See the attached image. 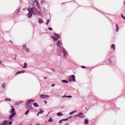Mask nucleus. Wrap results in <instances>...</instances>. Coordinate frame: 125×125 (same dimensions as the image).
<instances>
[{
	"label": "nucleus",
	"mask_w": 125,
	"mask_h": 125,
	"mask_svg": "<svg viewBox=\"0 0 125 125\" xmlns=\"http://www.w3.org/2000/svg\"><path fill=\"white\" fill-rule=\"evenodd\" d=\"M29 12L27 14L28 17L29 18H30L32 16V13L33 15L40 14V12L36 8L34 7H32L30 9H28Z\"/></svg>",
	"instance_id": "nucleus-1"
},
{
	"label": "nucleus",
	"mask_w": 125,
	"mask_h": 125,
	"mask_svg": "<svg viewBox=\"0 0 125 125\" xmlns=\"http://www.w3.org/2000/svg\"><path fill=\"white\" fill-rule=\"evenodd\" d=\"M57 44L58 50L59 51H61L62 49L63 48L62 42L60 41H58L57 42Z\"/></svg>",
	"instance_id": "nucleus-2"
},
{
	"label": "nucleus",
	"mask_w": 125,
	"mask_h": 125,
	"mask_svg": "<svg viewBox=\"0 0 125 125\" xmlns=\"http://www.w3.org/2000/svg\"><path fill=\"white\" fill-rule=\"evenodd\" d=\"M75 76L74 75H72L71 77H69L68 80L70 82L75 81Z\"/></svg>",
	"instance_id": "nucleus-3"
},
{
	"label": "nucleus",
	"mask_w": 125,
	"mask_h": 125,
	"mask_svg": "<svg viewBox=\"0 0 125 125\" xmlns=\"http://www.w3.org/2000/svg\"><path fill=\"white\" fill-rule=\"evenodd\" d=\"M40 97L42 98H49L50 96L48 95H44L43 94L40 95Z\"/></svg>",
	"instance_id": "nucleus-4"
},
{
	"label": "nucleus",
	"mask_w": 125,
	"mask_h": 125,
	"mask_svg": "<svg viewBox=\"0 0 125 125\" xmlns=\"http://www.w3.org/2000/svg\"><path fill=\"white\" fill-rule=\"evenodd\" d=\"M16 112H14V113L12 114L9 117V119L10 120L14 116L16 115Z\"/></svg>",
	"instance_id": "nucleus-5"
},
{
	"label": "nucleus",
	"mask_w": 125,
	"mask_h": 125,
	"mask_svg": "<svg viewBox=\"0 0 125 125\" xmlns=\"http://www.w3.org/2000/svg\"><path fill=\"white\" fill-rule=\"evenodd\" d=\"M34 1H33V0L31 2H30V4L31 5H33L34 3H36V4L37 5L38 4V1L36 0H34Z\"/></svg>",
	"instance_id": "nucleus-6"
},
{
	"label": "nucleus",
	"mask_w": 125,
	"mask_h": 125,
	"mask_svg": "<svg viewBox=\"0 0 125 125\" xmlns=\"http://www.w3.org/2000/svg\"><path fill=\"white\" fill-rule=\"evenodd\" d=\"M62 50H63V53L64 56L65 57H66L67 54V52L66 51L63 49V48L62 49Z\"/></svg>",
	"instance_id": "nucleus-7"
},
{
	"label": "nucleus",
	"mask_w": 125,
	"mask_h": 125,
	"mask_svg": "<svg viewBox=\"0 0 125 125\" xmlns=\"http://www.w3.org/2000/svg\"><path fill=\"white\" fill-rule=\"evenodd\" d=\"M51 38L53 39V40L54 42L57 41L58 39V38L54 37L52 36H51Z\"/></svg>",
	"instance_id": "nucleus-8"
},
{
	"label": "nucleus",
	"mask_w": 125,
	"mask_h": 125,
	"mask_svg": "<svg viewBox=\"0 0 125 125\" xmlns=\"http://www.w3.org/2000/svg\"><path fill=\"white\" fill-rule=\"evenodd\" d=\"M26 105L28 108L29 109H32V107L29 104H28L27 103H26Z\"/></svg>",
	"instance_id": "nucleus-9"
},
{
	"label": "nucleus",
	"mask_w": 125,
	"mask_h": 125,
	"mask_svg": "<svg viewBox=\"0 0 125 125\" xmlns=\"http://www.w3.org/2000/svg\"><path fill=\"white\" fill-rule=\"evenodd\" d=\"M38 22L40 24H41L43 22L42 20L41 19H39Z\"/></svg>",
	"instance_id": "nucleus-10"
},
{
	"label": "nucleus",
	"mask_w": 125,
	"mask_h": 125,
	"mask_svg": "<svg viewBox=\"0 0 125 125\" xmlns=\"http://www.w3.org/2000/svg\"><path fill=\"white\" fill-rule=\"evenodd\" d=\"M15 111V109L14 108H12L11 109V110L10 111V113H12L14 112H15L14 111Z\"/></svg>",
	"instance_id": "nucleus-11"
},
{
	"label": "nucleus",
	"mask_w": 125,
	"mask_h": 125,
	"mask_svg": "<svg viewBox=\"0 0 125 125\" xmlns=\"http://www.w3.org/2000/svg\"><path fill=\"white\" fill-rule=\"evenodd\" d=\"M20 8H18L17 10L15 11V13H17L20 11Z\"/></svg>",
	"instance_id": "nucleus-12"
},
{
	"label": "nucleus",
	"mask_w": 125,
	"mask_h": 125,
	"mask_svg": "<svg viewBox=\"0 0 125 125\" xmlns=\"http://www.w3.org/2000/svg\"><path fill=\"white\" fill-rule=\"evenodd\" d=\"M115 45L114 44H112L111 46V48L113 49V51H114L115 50Z\"/></svg>",
	"instance_id": "nucleus-13"
},
{
	"label": "nucleus",
	"mask_w": 125,
	"mask_h": 125,
	"mask_svg": "<svg viewBox=\"0 0 125 125\" xmlns=\"http://www.w3.org/2000/svg\"><path fill=\"white\" fill-rule=\"evenodd\" d=\"M57 115L59 116H63V115L62 114V113L61 112H59L57 113Z\"/></svg>",
	"instance_id": "nucleus-14"
},
{
	"label": "nucleus",
	"mask_w": 125,
	"mask_h": 125,
	"mask_svg": "<svg viewBox=\"0 0 125 125\" xmlns=\"http://www.w3.org/2000/svg\"><path fill=\"white\" fill-rule=\"evenodd\" d=\"M83 115V113H80L78 114V117H82V115Z\"/></svg>",
	"instance_id": "nucleus-15"
},
{
	"label": "nucleus",
	"mask_w": 125,
	"mask_h": 125,
	"mask_svg": "<svg viewBox=\"0 0 125 125\" xmlns=\"http://www.w3.org/2000/svg\"><path fill=\"white\" fill-rule=\"evenodd\" d=\"M54 36L55 37H55L58 38L60 37L57 34H56L55 33H54Z\"/></svg>",
	"instance_id": "nucleus-16"
},
{
	"label": "nucleus",
	"mask_w": 125,
	"mask_h": 125,
	"mask_svg": "<svg viewBox=\"0 0 125 125\" xmlns=\"http://www.w3.org/2000/svg\"><path fill=\"white\" fill-rule=\"evenodd\" d=\"M27 101L28 103H30V102H34V101L33 100H32L31 99H30L28 100H27Z\"/></svg>",
	"instance_id": "nucleus-17"
},
{
	"label": "nucleus",
	"mask_w": 125,
	"mask_h": 125,
	"mask_svg": "<svg viewBox=\"0 0 125 125\" xmlns=\"http://www.w3.org/2000/svg\"><path fill=\"white\" fill-rule=\"evenodd\" d=\"M8 123V122L7 120H5L3 122V125H7Z\"/></svg>",
	"instance_id": "nucleus-18"
},
{
	"label": "nucleus",
	"mask_w": 125,
	"mask_h": 125,
	"mask_svg": "<svg viewBox=\"0 0 125 125\" xmlns=\"http://www.w3.org/2000/svg\"><path fill=\"white\" fill-rule=\"evenodd\" d=\"M24 66H22V67L23 68H27V63L26 62H25L24 63Z\"/></svg>",
	"instance_id": "nucleus-19"
},
{
	"label": "nucleus",
	"mask_w": 125,
	"mask_h": 125,
	"mask_svg": "<svg viewBox=\"0 0 125 125\" xmlns=\"http://www.w3.org/2000/svg\"><path fill=\"white\" fill-rule=\"evenodd\" d=\"M118 25L117 24H116V31L117 32L118 31L119 29V27H118Z\"/></svg>",
	"instance_id": "nucleus-20"
},
{
	"label": "nucleus",
	"mask_w": 125,
	"mask_h": 125,
	"mask_svg": "<svg viewBox=\"0 0 125 125\" xmlns=\"http://www.w3.org/2000/svg\"><path fill=\"white\" fill-rule=\"evenodd\" d=\"M33 106L35 107H38L39 106V105L37 103H35L33 104Z\"/></svg>",
	"instance_id": "nucleus-21"
},
{
	"label": "nucleus",
	"mask_w": 125,
	"mask_h": 125,
	"mask_svg": "<svg viewBox=\"0 0 125 125\" xmlns=\"http://www.w3.org/2000/svg\"><path fill=\"white\" fill-rule=\"evenodd\" d=\"M85 124H88V122L87 119H85L84 120Z\"/></svg>",
	"instance_id": "nucleus-22"
},
{
	"label": "nucleus",
	"mask_w": 125,
	"mask_h": 125,
	"mask_svg": "<svg viewBox=\"0 0 125 125\" xmlns=\"http://www.w3.org/2000/svg\"><path fill=\"white\" fill-rule=\"evenodd\" d=\"M62 82L63 83H68V82L66 80H62Z\"/></svg>",
	"instance_id": "nucleus-23"
},
{
	"label": "nucleus",
	"mask_w": 125,
	"mask_h": 125,
	"mask_svg": "<svg viewBox=\"0 0 125 125\" xmlns=\"http://www.w3.org/2000/svg\"><path fill=\"white\" fill-rule=\"evenodd\" d=\"M52 119L53 118L50 117L48 120V122H52Z\"/></svg>",
	"instance_id": "nucleus-24"
},
{
	"label": "nucleus",
	"mask_w": 125,
	"mask_h": 125,
	"mask_svg": "<svg viewBox=\"0 0 125 125\" xmlns=\"http://www.w3.org/2000/svg\"><path fill=\"white\" fill-rule=\"evenodd\" d=\"M29 110H27V111H26V112L25 113V114L26 115H27L29 113Z\"/></svg>",
	"instance_id": "nucleus-25"
},
{
	"label": "nucleus",
	"mask_w": 125,
	"mask_h": 125,
	"mask_svg": "<svg viewBox=\"0 0 125 125\" xmlns=\"http://www.w3.org/2000/svg\"><path fill=\"white\" fill-rule=\"evenodd\" d=\"M5 85V83H3L2 84V87L3 88H4Z\"/></svg>",
	"instance_id": "nucleus-26"
},
{
	"label": "nucleus",
	"mask_w": 125,
	"mask_h": 125,
	"mask_svg": "<svg viewBox=\"0 0 125 125\" xmlns=\"http://www.w3.org/2000/svg\"><path fill=\"white\" fill-rule=\"evenodd\" d=\"M44 112V111L43 110H42L41 111H39L38 113V114H42Z\"/></svg>",
	"instance_id": "nucleus-27"
},
{
	"label": "nucleus",
	"mask_w": 125,
	"mask_h": 125,
	"mask_svg": "<svg viewBox=\"0 0 125 125\" xmlns=\"http://www.w3.org/2000/svg\"><path fill=\"white\" fill-rule=\"evenodd\" d=\"M26 51L27 52H30V49H29L26 48Z\"/></svg>",
	"instance_id": "nucleus-28"
},
{
	"label": "nucleus",
	"mask_w": 125,
	"mask_h": 125,
	"mask_svg": "<svg viewBox=\"0 0 125 125\" xmlns=\"http://www.w3.org/2000/svg\"><path fill=\"white\" fill-rule=\"evenodd\" d=\"M5 101H10V98H6L5 99Z\"/></svg>",
	"instance_id": "nucleus-29"
},
{
	"label": "nucleus",
	"mask_w": 125,
	"mask_h": 125,
	"mask_svg": "<svg viewBox=\"0 0 125 125\" xmlns=\"http://www.w3.org/2000/svg\"><path fill=\"white\" fill-rule=\"evenodd\" d=\"M21 73L20 71H19L16 72L15 75H17L18 74H19Z\"/></svg>",
	"instance_id": "nucleus-30"
},
{
	"label": "nucleus",
	"mask_w": 125,
	"mask_h": 125,
	"mask_svg": "<svg viewBox=\"0 0 125 125\" xmlns=\"http://www.w3.org/2000/svg\"><path fill=\"white\" fill-rule=\"evenodd\" d=\"M49 21V20H48V19L47 20V22L46 23V25H47L48 24Z\"/></svg>",
	"instance_id": "nucleus-31"
},
{
	"label": "nucleus",
	"mask_w": 125,
	"mask_h": 125,
	"mask_svg": "<svg viewBox=\"0 0 125 125\" xmlns=\"http://www.w3.org/2000/svg\"><path fill=\"white\" fill-rule=\"evenodd\" d=\"M68 120V118H65V119H62V121H67Z\"/></svg>",
	"instance_id": "nucleus-32"
},
{
	"label": "nucleus",
	"mask_w": 125,
	"mask_h": 125,
	"mask_svg": "<svg viewBox=\"0 0 125 125\" xmlns=\"http://www.w3.org/2000/svg\"><path fill=\"white\" fill-rule=\"evenodd\" d=\"M121 16L123 19L125 20V17L123 15H121Z\"/></svg>",
	"instance_id": "nucleus-33"
},
{
	"label": "nucleus",
	"mask_w": 125,
	"mask_h": 125,
	"mask_svg": "<svg viewBox=\"0 0 125 125\" xmlns=\"http://www.w3.org/2000/svg\"><path fill=\"white\" fill-rule=\"evenodd\" d=\"M9 125H11L12 123V122H10V121H9Z\"/></svg>",
	"instance_id": "nucleus-34"
},
{
	"label": "nucleus",
	"mask_w": 125,
	"mask_h": 125,
	"mask_svg": "<svg viewBox=\"0 0 125 125\" xmlns=\"http://www.w3.org/2000/svg\"><path fill=\"white\" fill-rule=\"evenodd\" d=\"M73 114V111L69 113V114L70 115H72Z\"/></svg>",
	"instance_id": "nucleus-35"
},
{
	"label": "nucleus",
	"mask_w": 125,
	"mask_h": 125,
	"mask_svg": "<svg viewBox=\"0 0 125 125\" xmlns=\"http://www.w3.org/2000/svg\"><path fill=\"white\" fill-rule=\"evenodd\" d=\"M23 46L24 48H25L26 49L27 48L26 46L25 45H23Z\"/></svg>",
	"instance_id": "nucleus-36"
},
{
	"label": "nucleus",
	"mask_w": 125,
	"mask_h": 125,
	"mask_svg": "<svg viewBox=\"0 0 125 125\" xmlns=\"http://www.w3.org/2000/svg\"><path fill=\"white\" fill-rule=\"evenodd\" d=\"M72 97V96L71 95H68L67 96V97L70 98H71Z\"/></svg>",
	"instance_id": "nucleus-37"
},
{
	"label": "nucleus",
	"mask_w": 125,
	"mask_h": 125,
	"mask_svg": "<svg viewBox=\"0 0 125 125\" xmlns=\"http://www.w3.org/2000/svg\"><path fill=\"white\" fill-rule=\"evenodd\" d=\"M48 29H49V30H50L52 31V29L51 28H48Z\"/></svg>",
	"instance_id": "nucleus-38"
},
{
	"label": "nucleus",
	"mask_w": 125,
	"mask_h": 125,
	"mask_svg": "<svg viewBox=\"0 0 125 125\" xmlns=\"http://www.w3.org/2000/svg\"><path fill=\"white\" fill-rule=\"evenodd\" d=\"M109 62L110 63H111L112 62V61L110 59H109Z\"/></svg>",
	"instance_id": "nucleus-39"
},
{
	"label": "nucleus",
	"mask_w": 125,
	"mask_h": 125,
	"mask_svg": "<svg viewBox=\"0 0 125 125\" xmlns=\"http://www.w3.org/2000/svg\"><path fill=\"white\" fill-rule=\"evenodd\" d=\"M25 71H21V73H24Z\"/></svg>",
	"instance_id": "nucleus-40"
},
{
	"label": "nucleus",
	"mask_w": 125,
	"mask_h": 125,
	"mask_svg": "<svg viewBox=\"0 0 125 125\" xmlns=\"http://www.w3.org/2000/svg\"><path fill=\"white\" fill-rule=\"evenodd\" d=\"M67 96L66 95H63L62 96V98H64L65 97H67Z\"/></svg>",
	"instance_id": "nucleus-41"
},
{
	"label": "nucleus",
	"mask_w": 125,
	"mask_h": 125,
	"mask_svg": "<svg viewBox=\"0 0 125 125\" xmlns=\"http://www.w3.org/2000/svg\"><path fill=\"white\" fill-rule=\"evenodd\" d=\"M62 119L60 120L59 121V123H62Z\"/></svg>",
	"instance_id": "nucleus-42"
},
{
	"label": "nucleus",
	"mask_w": 125,
	"mask_h": 125,
	"mask_svg": "<svg viewBox=\"0 0 125 125\" xmlns=\"http://www.w3.org/2000/svg\"><path fill=\"white\" fill-rule=\"evenodd\" d=\"M81 67L83 68H85V66H81Z\"/></svg>",
	"instance_id": "nucleus-43"
},
{
	"label": "nucleus",
	"mask_w": 125,
	"mask_h": 125,
	"mask_svg": "<svg viewBox=\"0 0 125 125\" xmlns=\"http://www.w3.org/2000/svg\"><path fill=\"white\" fill-rule=\"evenodd\" d=\"M50 69L53 72H55V70L54 69Z\"/></svg>",
	"instance_id": "nucleus-44"
},
{
	"label": "nucleus",
	"mask_w": 125,
	"mask_h": 125,
	"mask_svg": "<svg viewBox=\"0 0 125 125\" xmlns=\"http://www.w3.org/2000/svg\"><path fill=\"white\" fill-rule=\"evenodd\" d=\"M73 113H75L76 112H77V111H76V110H74V111H73Z\"/></svg>",
	"instance_id": "nucleus-45"
},
{
	"label": "nucleus",
	"mask_w": 125,
	"mask_h": 125,
	"mask_svg": "<svg viewBox=\"0 0 125 125\" xmlns=\"http://www.w3.org/2000/svg\"><path fill=\"white\" fill-rule=\"evenodd\" d=\"M55 86V84H52V87H54Z\"/></svg>",
	"instance_id": "nucleus-46"
},
{
	"label": "nucleus",
	"mask_w": 125,
	"mask_h": 125,
	"mask_svg": "<svg viewBox=\"0 0 125 125\" xmlns=\"http://www.w3.org/2000/svg\"><path fill=\"white\" fill-rule=\"evenodd\" d=\"M47 78V77H44V78L45 79H46Z\"/></svg>",
	"instance_id": "nucleus-47"
},
{
	"label": "nucleus",
	"mask_w": 125,
	"mask_h": 125,
	"mask_svg": "<svg viewBox=\"0 0 125 125\" xmlns=\"http://www.w3.org/2000/svg\"><path fill=\"white\" fill-rule=\"evenodd\" d=\"M69 125V123H67L65 124V125Z\"/></svg>",
	"instance_id": "nucleus-48"
},
{
	"label": "nucleus",
	"mask_w": 125,
	"mask_h": 125,
	"mask_svg": "<svg viewBox=\"0 0 125 125\" xmlns=\"http://www.w3.org/2000/svg\"><path fill=\"white\" fill-rule=\"evenodd\" d=\"M44 102L45 104H46L47 102L46 101H44Z\"/></svg>",
	"instance_id": "nucleus-49"
},
{
	"label": "nucleus",
	"mask_w": 125,
	"mask_h": 125,
	"mask_svg": "<svg viewBox=\"0 0 125 125\" xmlns=\"http://www.w3.org/2000/svg\"><path fill=\"white\" fill-rule=\"evenodd\" d=\"M75 116L78 117V115H75Z\"/></svg>",
	"instance_id": "nucleus-50"
},
{
	"label": "nucleus",
	"mask_w": 125,
	"mask_h": 125,
	"mask_svg": "<svg viewBox=\"0 0 125 125\" xmlns=\"http://www.w3.org/2000/svg\"><path fill=\"white\" fill-rule=\"evenodd\" d=\"M39 114H38V113L37 114V116H39Z\"/></svg>",
	"instance_id": "nucleus-51"
},
{
	"label": "nucleus",
	"mask_w": 125,
	"mask_h": 125,
	"mask_svg": "<svg viewBox=\"0 0 125 125\" xmlns=\"http://www.w3.org/2000/svg\"><path fill=\"white\" fill-rule=\"evenodd\" d=\"M124 5L125 6V0L124 1Z\"/></svg>",
	"instance_id": "nucleus-52"
},
{
	"label": "nucleus",
	"mask_w": 125,
	"mask_h": 125,
	"mask_svg": "<svg viewBox=\"0 0 125 125\" xmlns=\"http://www.w3.org/2000/svg\"><path fill=\"white\" fill-rule=\"evenodd\" d=\"M20 103H17L16 104L17 105H18Z\"/></svg>",
	"instance_id": "nucleus-53"
},
{
	"label": "nucleus",
	"mask_w": 125,
	"mask_h": 125,
	"mask_svg": "<svg viewBox=\"0 0 125 125\" xmlns=\"http://www.w3.org/2000/svg\"><path fill=\"white\" fill-rule=\"evenodd\" d=\"M1 61H0V64H1Z\"/></svg>",
	"instance_id": "nucleus-54"
},
{
	"label": "nucleus",
	"mask_w": 125,
	"mask_h": 125,
	"mask_svg": "<svg viewBox=\"0 0 125 125\" xmlns=\"http://www.w3.org/2000/svg\"><path fill=\"white\" fill-rule=\"evenodd\" d=\"M18 125H22L21 124H19Z\"/></svg>",
	"instance_id": "nucleus-55"
},
{
	"label": "nucleus",
	"mask_w": 125,
	"mask_h": 125,
	"mask_svg": "<svg viewBox=\"0 0 125 125\" xmlns=\"http://www.w3.org/2000/svg\"><path fill=\"white\" fill-rule=\"evenodd\" d=\"M58 55L59 56H60V55H60V54H58Z\"/></svg>",
	"instance_id": "nucleus-56"
},
{
	"label": "nucleus",
	"mask_w": 125,
	"mask_h": 125,
	"mask_svg": "<svg viewBox=\"0 0 125 125\" xmlns=\"http://www.w3.org/2000/svg\"><path fill=\"white\" fill-rule=\"evenodd\" d=\"M36 125H39L38 124H37Z\"/></svg>",
	"instance_id": "nucleus-57"
},
{
	"label": "nucleus",
	"mask_w": 125,
	"mask_h": 125,
	"mask_svg": "<svg viewBox=\"0 0 125 125\" xmlns=\"http://www.w3.org/2000/svg\"><path fill=\"white\" fill-rule=\"evenodd\" d=\"M0 125H3V124H0Z\"/></svg>",
	"instance_id": "nucleus-58"
},
{
	"label": "nucleus",
	"mask_w": 125,
	"mask_h": 125,
	"mask_svg": "<svg viewBox=\"0 0 125 125\" xmlns=\"http://www.w3.org/2000/svg\"><path fill=\"white\" fill-rule=\"evenodd\" d=\"M43 2V1H41V2L42 3Z\"/></svg>",
	"instance_id": "nucleus-59"
},
{
	"label": "nucleus",
	"mask_w": 125,
	"mask_h": 125,
	"mask_svg": "<svg viewBox=\"0 0 125 125\" xmlns=\"http://www.w3.org/2000/svg\"><path fill=\"white\" fill-rule=\"evenodd\" d=\"M10 42H11V43H12V41H10Z\"/></svg>",
	"instance_id": "nucleus-60"
},
{
	"label": "nucleus",
	"mask_w": 125,
	"mask_h": 125,
	"mask_svg": "<svg viewBox=\"0 0 125 125\" xmlns=\"http://www.w3.org/2000/svg\"><path fill=\"white\" fill-rule=\"evenodd\" d=\"M2 65L3 66H4L3 64H2Z\"/></svg>",
	"instance_id": "nucleus-61"
},
{
	"label": "nucleus",
	"mask_w": 125,
	"mask_h": 125,
	"mask_svg": "<svg viewBox=\"0 0 125 125\" xmlns=\"http://www.w3.org/2000/svg\"><path fill=\"white\" fill-rule=\"evenodd\" d=\"M13 120V119H12V120Z\"/></svg>",
	"instance_id": "nucleus-62"
},
{
	"label": "nucleus",
	"mask_w": 125,
	"mask_h": 125,
	"mask_svg": "<svg viewBox=\"0 0 125 125\" xmlns=\"http://www.w3.org/2000/svg\"><path fill=\"white\" fill-rule=\"evenodd\" d=\"M14 59L15 60L16 59L15 58Z\"/></svg>",
	"instance_id": "nucleus-63"
}]
</instances>
